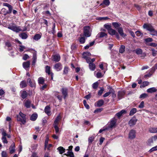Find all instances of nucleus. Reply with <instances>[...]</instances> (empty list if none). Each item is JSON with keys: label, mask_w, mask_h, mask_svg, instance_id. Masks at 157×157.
Returning <instances> with one entry per match:
<instances>
[{"label": "nucleus", "mask_w": 157, "mask_h": 157, "mask_svg": "<svg viewBox=\"0 0 157 157\" xmlns=\"http://www.w3.org/2000/svg\"><path fill=\"white\" fill-rule=\"evenodd\" d=\"M17 119L18 121L21 122L24 124L26 121V115L20 112L19 114L17 115Z\"/></svg>", "instance_id": "1"}, {"label": "nucleus", "mask_w": 157, "mask_h": 157, "mask_svg": "<svg viewBox=\"0 0 157 157\" xmlns=\"http://www.w3.org/2000/svg\"><path fill=\"white\" fill-rule=\"evenodd\" d=\"M8 28L17 33H18L20 31H24L26 30V29H22L20 26H17L14 24H13L12 25H10Z\"/></svg>", "instance_id": "2"}, {"label": "nucleus", "mask_w": 157, "mask_h": 157, "mask_svg": "<svg viewBox=\"0 0 157 157\" xmlns=\"http://www.w3.org/2000/svg\"><path fill=\"white\" fill-rule=\"evenodd\" d=\"M90 28L89 26H86L84 28V35L86 37H90L91 35L90 31Z\"/></svg>", "instance_id": "3"}, {"label": "nucleus", "mask_w": 157, "mask_h": 157, "mask_svg": "<svg viewBox=\"0 0 157 157\" xmlns=\"http://www.w3.org/2000/svg\"><path fill=\"white\" fill-rule=\"evenodd\" d=\"M116 120L115 118H113V119L110 121L109 126L107 127V128H112L113 127H114L116 124Z\"/></svg>", "instance_id": "4"}, {"label": "nucleus", "mask_w": 157, "mask_h": 157, "mask_svg": "<svg viewBox=\"0 0 157 157\" xmlns=\"http://www.w3.org/2000/svg\"><path fill=\"white\" fill-rule=\"evenodd\" d=\"M137 121V119L135 117H133L129 121L128 124L130 126L134 125L136 124Z\"/></svg>", "instance_id": "5"}, {"label": "nucleus", "mask_w": 157, "mask_h": 157, "mask_svg": "<svg viewBox=\"0 0 157 157\" xmlns=\"http://www.w3.org/2000/svg\"><path fill=\"white\" fill-rule=\"evenodd\" d=\"M136 131L134 130H131L129 134L128 137L130 139H133L135 137Z\"/></svg>", "instance_id": "6"}, {"label": "nucleus", "mask_w": 157, "mask_h": 157, "mask_svg": "<svg viewBox=\"0 0 157 157\" xmlns=\"http://www.w3.org/2000/svg\"><path fill=\"white\" fill-rule=\"evenodd\" d=\"M54 67L57 71H59L62 69V66L60 63H59L56 64Z\"/></svg>", "instance_id": "7"}, {"label": "nucleus", "mask_w": 157, "mask_h": 157, "mask_svg": "<svg viewBox=\"0 0 157 157\" xmlns=\"http://www.w3.org/2000/svg\"><path fill=\"white\" fill-rule=\"evenodd\" d=\"M157 139V136L155 135L150 138L147 141V144L150 145L153 142V141H155Z\"/></svg>", "instance_id": "8"}, {"label": "nucleus", "mask_w": 157, "mask_h": 157, "mask_svg": "<svg viewBox=\"0 0 157 157\" xmlns=\"http://www.w3.org/2000/svg\"><path fill=\"white\" fill-rule=\"evenodd\" d=\"M61 91L64 96V99H65L67 95V89L66 88H63L61 89Z\"/></svg>", "instance_id": "9"}, {"label": "nucleus", "mask_w": 157, "mask_h": 157, "mask_svg": "<svg viewBox=\"0 0 157 157\" xmlns=\"http://www.w3.org/2000/svg\"><path fill=\"white\" fill-rule=\"evenodd\" d=\"M125 94V92L124 91H118L117 96L119 100H120L122 98Z\"/></svg>", "instance_id": "10"}, {"label": "nucleus", "mask_w": 157, "mask_h": 157, "mask_svg": "<svg viewBox=\"0 0 157 157\" xmlns=\"http://www.w3.org/2000/svg\"><path fill=\"white\" fill-rule=\"evenodd\" d=\"M33 61L32 62V65L34 66L35 65L36 62V52H35L33 53Z\"/></svg>", "instance_id": "11"}, {"label": "nucleus", "mask_w": 157, "mask_h": 157, "mask_svg": "<svg viewBox=\"0 0 157 157\" xmlns=\"http://www.w3.org/2000/svg\"><path fill=\"white\" fill-rule=\"evenodd\" d=\"M117 30L118 33L121 36L123 37H125L126 35L124 33L123 29L121 27L119 28Z\"/></svg>", "instance_id": "12"}, {"label": "nucleus", "mask_w": 157, "mask_h": 157, "mask_svg": "<svg viewBox=\"0 0 157 157\" xmlns=\"http://www.w3.org/2000/svg\"><path fill=\"white\" fill-rule=\"evenodd\" d=\"M27 82L29 83V85L31 87H35V82L34 81H32L30 78H29L27 79Z\"/></svg>", "instance_id": "13"}, {"label": "nucleus", "mask_w": 157, "mask_h": 157, "mask_svg": "<svg viewBox=\"0 0 157 157\" xmlns=\"http://www.w3.org/2000/svg\"><path fill=\"white\" fill-rule=\"evenodd\" d=\"M107 35L106 33L103 32L99 33L96 36L97 38L103 37Z\"/></svg>", "instance_id": "14"}, {"label": "nucleus", "mask_w": 157, "mask_h": 157, "mask_svg": "<svg viewBox=\"0 0 157 157\" xmlns=\"http://www.w3.org/2000/svg\"><path fill=\"white\" fill-rule=\"evenodd\" d=\"M30 62L29 61L24 62L23 63V67L25 69L29 67Z\"/></svg>", "instance_id": "15"}, {"label": "nucleus", "mask_w": 157, "mask_h": 157, "mask_svg": "<svg viewBox=\"0 0 157 157\" xmlns=\"http://www.w3.org/2000/svg\"><path fill=\"white\" fill-rule=\"evenodd\" d=\"M10 154L13 153L15 151V144L14 143L12 144L11 145L10 148Z\"/></svg>", "instance_id": "16"}, {"label": "nucleus", "mask_w": 157, "mask_h": 157, "mask_svg": "<svg viewBox=\"0 0 157 157\" xmlns=\"http://www.w3.org/2000/svg\"><path fill=\"white\" fill-rule=\"evenodd\" d=\"M157 90V89L154 87H151L147 89V92L150 93L155 92Z\"/></svg>", "instance_id": "17"}, {"label": "nucleus", "mask_w": 157, "mask_h": 157, "mask_svg": "<svg viewBox=\"0 0 157 157\" xmlns=\"http://www.w3.org/2000/svg\"><path fill=\"white\" fill-rule=\"evenodd\" d=\"M60 56L58 55H56L53 56V60L55 62H58L60 60Z\"/></svg>", "instance_id": "18"}, {"label": "nucleus", "mask_w": 157, "mask_h": 157, "mask_svg": "<svg viewBox=\"0 0 157 157\" xmlns=\"http://www.w3.org/2000/svg\"><path fill=\"white\" fill-rule=\"evenodd\" d=\"M126 113V111H125V110L123 109L120 112L117 113L116 114V115L118 117H119L121 116H122L123 114Z\"/></svg>", "instance_id": "19"}, {"label": "nucleus", "mask_w": 157, "mask_h": 157, "mask_svg": "<svg viewBox=\"0 0 157 157\" xmlns=\"http://www.w3.org/2000/svg\"><path fill=\"white\" fill-rule=\"evenodd\" d=\"M44 79L43 77H39L38 79V82L39 84L43 85L44 84Z\"/></svg>", "instance_id": "20"}, {"label": "nucleus", "mask_w": 157, "mask_h": 157, "mask_svg": "<svg viewBox=\"0 0 157 157\" xmlns=\"http://www.w3.org/2000/svg\"><path fill=\"white\" fill-rule=\"evenodd\" d=\"M110 3V2L109 0H105L103 1V2L101 3L100 5V6H104L105 5L106 6H109Z\"/></svg>", "instance_id": "21"}, {"label": "nucleus", "mask_w": 157, "mask_h": 157, "mask_svg": "<svg viewBox=\"0 0 157 157\" xmlns=\"http://www.w3.org/2000/svg\"><path fill=\"white\" fill-rule=\"evenodd\" d=\"M90 55L91 54L89 52H83L82 54V58L86 59L88 58Z\"/></svg>", "instance_id": "22"}, {"label": "nucleus", "mask_w": 157, "mask_h": 157, "mask_svg": "<svg viewBox=\"0 0 157 157\" xmlns=\"http://www.w3.org/2000/svg\"><path fill=\"white\" fill-rule=\"evenodd\" d=\"M44 111L45 113L47 114L48 115H49L51 114L50 108L49 106H47L45 107L44 109Z\"/></svg>", "instance_id": "23"}, {"label": "nucleus", "mask_w": 157, "mask_h": 157, "mask_svg": "<svg viewBox=\"0 0 157 157\" xmlns=\"http://www.w3.org/2000/svg\"><path fill=\"white\" fill-rule=\"evenodd\" d=\"M115 29H117L120 27L121 24L117 22H113L112 23Z\"/></svg>", "instance_id": "24"}, {"label": "nucleus", "mask_w": 157, "mask_h": 157, "mask_svg": "<svg viewBox=\"0 0 157 157\" xmlns=\"http://www.w3.org/2000/svg\"><path fill=\"white\" fill-rule=\"evenodd\" d=\"M61 119V117L59 115H58L54 121V125H58V122Z\"/></svg>", "instance_id": "25"}, {"label": "nucleus", "mask_w": 157, "mask_h": 157, "mask_svg": "<svg viewBox=\"0 0 157 157\" xmlns=\"http://www.w3.org/2000/svg\"><path fill=\"white\" fill-rule=\"evenodd\" d=\"M104 103V101L103 100H100L98 101L96 103L97 106L98 107H101L103 105Z\"/></svg>", "instance_id": "26"}, {"label": "nucleus", "mask_w": 157, "mask_h": 157, "mask_svg": "<svg viewBox=\"0 0 157 157\" xmlns=\"http://www.w3.org/2000/svg\"><path fill=\"white\" fill-rule=\"evenodd\" d=\"M19 36L23 39H25L28 37L27 35L25 33H22L19 34Z\"/></svg>", "instance_id": "27"}, {"label": "nucleus", "mask_w": 157, "mask_h": 157, "mask_svg": "<svg viewBox=\"0 0 157 157\" xmlns=\"http://www.w3.org/2000/svg\"><path fill=\"white\" fill-rule=\"evenodd\" d=\"M38 116L37 114L36 113L33 114L30 117V119L32 121H35L37 119Z\"/></svg>", "instance_id": "28"}, {"label": "nucleus", "mask_w": 157, "mask_h": 157, "mask_svg": "<svg viewBox=\"0 0 157 157\" xmlns=\"http://www.w3.org/2000/svg\"><path fill=\"white\" fill-rule=\"evenodd\" d=\"M20 85L21 88H24L27 86V84L26 81L23 80L21 82Z\"/></svg>", "instance_id": "29"}, {"label": "nucleus", "mask_w": 157, "mask_h": 157, "mask_svg": "<svg viewBox=\"0 0 157 157\" xmlns=\"http://www.w3.org/2000/svg\"><path fill=\"white\" fill-rule=\"evenodd\" d=\"M108 32L110 35L112 36L115 35L117 33L115 30L112 28L108 31Z\"/></svg>", "instance_id": "30"}, {"label": "nucleus", "mask_w": 157, "mask_h": 157, "mask_svg": "<svg viewBox=\"0 0 157 157\" xmlns=\"http://www.w3.org/2000/svg\"><path fill=\"white\" fill-rule=\"evenodd\" d=\"M41 35L40 34H36L34 35L33 37V39L36 40H38L41 38Z\"/></svg>", "instance_id": "31"}, {"label": "nucleus", "mask_w": 157, "mask_h": 157, "mask_svg": "<svg viewBox=\"0 0 157 157\" xmlns=\"http://www.w3.org/2000/svg\"><path fill=\"white\" fill-rule=\"evenodd\" d=\"M89 67L90 69L92 71L94 70L95 68V65L94 64L92 63H90L89 64Z\"/></svg>", "instance_id": "32"}, {"label": "nucleus", "mask_w": 157, "mask_h": 157, "mask_svg": "<svg viewBox=\"0 0 157 157\" xmlns=\"http://www.w3.org/2000/svg\"><path fill=\"white\" fill-rule=\"evenodd\" d=\"M45 71L48 75H50L52 72H51L50 67L48 66H46L45 67Z\"/></svg>", "instance_id": "33"}, {"label": "nucleus", "mask_w": 157, "mask_h": 157, "mask_svg": "<svg viewBox=\"0 0 157 157\" xmlns=\"http://www.w3.org/2000/svg\"><path fill=\"white\" fill-rule=\"evenodd\" d=\"M149 131L151 133H155L157 132V128H150L149 129Z\"/></svg>", "instance_id": "34"}, {"label": "nucleus", "mask_w": 157, "mask_h": 157, "mask_svg": "<svg viewBox=\"0 0 157 157\" xmlns=\"http://www.w3.org/2000/svg\"><path fill=\"white\" fill-rule=\"evenodd\" d=\"M65 155L67 156H69L70 157H74V155L72 151H68L67 153L65 154Z\"/></svg>", "instance_id": "35"}, {"label": "nucleus", "mask_w": 157, "mask_h": 157, "mask_svg": "<svg viewBox=\"0 0 157 157\" xmlns=\"http://www.w3.org/2000/svg\"><path fill=\"white\" fill-rule=\"evenodd\" d=\"M125 46L124 45H121L120 48L119 52L121 53H123L125 51Z\"/></svg>", "instance_id": "36"}, {"label": "nucleus", "mask_w": 157, "mask_h": 157, "mask_svg": "<svg viewBox=\"0 0 157 157\" xmlns=\"http://www.w3.org/2000/svg\"><path fill=\"white\" fill-rule=\"evenodd\" d=\"M57 149L60 154H62L65 152V149L63 147H59L57 148Z\"/></svg>", "instance_id": "37"}, {"label": "nucleus", "mask_w": 157, "mask_h": 157, "mask_svg": "<svg viewBox=\"0 0 157 157\" xmlns=\"http://www.w3.org/2000/svg\"><path fill=\"white\" fill-rule=\"evenodd\" d=\"M137 110L136 108H133L130 111L129 115L132 116L134 115L136 112Z\"/></svg>", "instance_id": "38"}, {"label": "nucleus", "mask_w": 157, "mask_h": 157, "mask_svg": "<svg viewBox=\"0 0 157 157\" xmlns=\"http://www.w3.org/2000/svg\"><path fill=\"white\" fill-rule=\"evenodd\" d=\"M27 94L26 91H24L21 93V97L23 98H25L27 96Z\"/></svg>", "instance_id": "39"}, {"label": "nucleus", "mask_w": 157, "mask_h": 157, "mask_svg": "<svg viewBox=\"0 0 157 157\" xmlns=\"http://www.w3.org/2000/svg\"><path fill=\"white\" fill-rule=\"evenodd\" d=\"M31 102L30 101L27 100L24 103L25 106L27 108H28L30 107Z\"/></svg>", "instance_id": "40"}, {"label": "nucleus", "mask_w": 157, "mask_h": 157, "mask_svg": "<svg viewBox=\"0 0 157 157\" xmlns=\"http://www.w3.org/2000/svg\"><path fill=\"white\" fill-rule=\"evenodd\" d=\"M149 82L147 81H144L140 85L141 87H144L145 86L148 85Z\"/></svg>", "instance_id": "41"}, {"label": "nucleus", "mask_w": 157, "mask_h": 157, "mask_svg": "<svg viewBox=\"0 0 157 157\" xmlns=\"http://www.w3.org/2000/svg\"><path fill=\"white\" fill-rule=\"evenodd\" d=\"M104 26L105 28L108 31L111 29V26L110 25L108 24H105Z\"/></svg>", "instance_id": "42"}, {"label": "nucleus", "mask_w": 157, "mask_h": 157, "mask_svg": "<svg viewBox=\"0 0 157 157\" xmlns=\"http://www.w3.org/2000/svg\"><path fill=\"white\" fill-rule=\"evenodd\" d=\"M69 70V68L67 67H65L63 71V74H67L68 73V71Z\"/></svg>", "instance_id": "43"}, {"label": "nucleus", "mask_w": 157, "mask_h": 157, "mask_svg": "<svg viewBox=\"0 0 157 157\" xmlns=\"http://www.w3.org/2000/svg\"><path fill=\"white\" fill-rule=\"evenodd\" d=\"M2 134V137H6L7 136V133L6 131L4 129H1Z\"/></svg>", "instance_id": "44"}, {"label": "nucleus", "mask_w": 157, "mask_h": 157, "mask_svg": "<svg viewBox=\"0 0 157 157\" xmlns=\"http://www.w3.org/2000/svg\"><path fill=\"white\" fill-rule=\"evenodd\" d=\"M157 150V145L156 146L151 149L149 151V152L151 153L153 151Z\"/></svg>", "instance_id": "45"}, {"label": "nucleus", "mask_w": 157, "mask_h": 157, "mask_svg": "<svg viewBox=\"0 0 157 157\" xmlns=\"http://www.w3.org/2000/svg\"><path fill=\"white\" fill-rule=\"evenodd\" d=\"M98 82H96L93 84L92 87L94 89H96L98 86Z\"/></svg>", "instance_id": "46"}, {"label": "nucleus", "mask_w": 157, "mask_h": 157, "mask_svg": "<svg viewBox=\"0 0 157 157\" xmlns=\"http://www.w3.org/2000/svg\"><path fill=\"white\" fill-rule=\"evenodd\" d=\"M8 8L9 10L6 13L7 14L11 13L12 12V10H13V7L11 5H10V6H9L8 7Z\"/></svg>", "instance_id": "47"}, {"label": "nucleus", "mask_w": 157, "mask_h": 157, "mask_svg": "<svg viewBox=\"0 0 157 157\" xmlns=\"http://www.w3.org/2000/svg\"><path fill=\"white\" fill-rule=\"evenodd\" d=\"M152 53L153 56H155L157 55V51L154 49H151Z\"/></svg>", "instance_id": "48"}, {"label": "nucleus", "mask_w": 157, "mask_h": 157, "mask_svg": "<svg viewBox=\"0 0 157 157\" xmlns=\"http://www.w3.org/2000/svg\"><path fill=\"white\" fill-rule=\"evenodd\" d=\"M136 35L138 36L142 37L143 35V33L140 31H137L136 32Z\"/></svg>", "instance_id": "49"}, {"label": "nucleus", "mask_w": 157, "mask_h": 157, "mask_svg": "<svg viewBox=\"0 0 157 157\" xmlns=\"http://www.w3.org/2000/svg\"><path fill=\"white\" fill-rule=\"evenodd\" d=\"M136 53L138 55L141 54L142 52V50L140 48H138L135 50Z\"/></svg>", "instance_id": "50"}, {"label": "nucleus", "mask_w": 157, "mask_h": 157, "mask_svg": "<svg viewBox=\"0 0 157 157\" xmlns=\"http://www.w3.org/2000/svg\"><path fill=\"white\" fill-rule=\"evenodd\" d=\"M148 96V94L146 93L142 94L140 95V98H144Z\"/></svg>", "instance_id": "51"}, {"label": "nucleus", "mask_w": 157, "mask_h": 157, "mask_svg": "<svg viewBox=\"0 0 157 157\" xmlns=\"http://www.w3.org/2000/svg\"><path fill=\"white\" fill-rule=\"evenodd\" d=\"M83 102V104H84V106H85V107H86V108L87 109H89L90 108V106H89V105L87 104L86 101V100H84Z\"/></svg>", "instance_id": "52"}, {"label": "nucleus", "mask_w": 157, "mask_h": 157, "mask_svg": "<svg viewBox=\"0 0 157 157\" xmlns=\"http://www.w3.org/2000/svg\"><path fill=\"white\" fill-rule=\"evenodd\" d=\"M85 41V39L83 37H81L79 39V42L81 44H83Z\"/></svg>", "instance_id": "53"}, {"label": "nucleus", "mask_w": 157, "mask_h": 157, "mask_svg": "<svg viewBox=\"0 0 157 157\" xmlns=\"http://www.w3.org/2000/svg\"><path fill=\"white\" fill-rule=\"evenodd\" d=\"M151 34L153 36H157V31L154 29L151 32Z\"/></svg>", "instance_id": "54"}, {"label": "nucleus", "mask_w": 157, "mask_h": 157, "mask_svg": "<svg viewBox=\"0 0 157 157\" xmlns=\"http://www.w3.org/2000/svg\"><path fill=\"white\" fill-rule=\"evenodd\" d=\"M49 140V138L48 137L46 138L45 142V149L47 147V145H48V142Z\"/></svg>", "instance_id": "55"}, {"label": "nucleus", "mask_w": 157, "mask_h": 157, "mask_svg": "<svg viewBox=\"0 0 157 157\" xmlns=\"http://www.w3.org/2000/svg\"><path fill=\"white\" fill-rule=\"evenodd\" d=\"M104 89L103 88H101V89L99 91L98 93V95L99 96L101 95L102 94L104 91Z\"/></svg>", "instance_id": "56"}, {"label": "nucleus", "mask_w": 157, "mask_h": 157, "mask_svg": "<svg viewBox=\"0 0 157 157\" xmlns=\"http://www.w3.org/2000/svg\"><path fill=\"white\" fill-rule=\"evenodd\" d=\"M94 137L91 136L89 137L88 138V142L89 144H91L94 140Z\"/></svg>", "instance_id": "57"}, {"label": "nucleus", "mask_w": 157, "mask_h": 157, "mask_svg": "<svg viewBox=\"0 0 157 157\" xmlns=\"http://www.w3.org/2000/svg\"><path fill=\"white\" fill-rule=\"evenodd\" d=\"M54 126L56 133H58L59 132V128L58 126V125H54Z\"/></svg>", "instance_id": "58"}, {"label": "nucleus", "mask_w": 157, "mask_h": 157, "mask_svg": "<svg viewBox=\"0 0 157 157\" xmlns=\"http://www.w3.org/2000/svg\"><path fill=\"white\" fill-rule=\"evenodd\" d=\"M19 47V51L21 52L23 51L24 49L25 48V47L24 46L20 45Z\"/></svg>", "instance_id": "59"}, {"label": "nucleus", "mask_w": 157, "mask_h": 157, "mask_svg": "<svg viewBox=\"0 0 157 157\" xmlns=\"http://www.w3.org/2000/svg\"><path fill=\"white\" fill-rule=\"evenodd\" d=\"M109 129V128H107V127H104L103 129H101L99 131V133H101L102 132L105 131L107 129Z\"/></svg>", "instance_id": "60"}, {"label": "nucleus", "mask_w": 157, "mask_h": 157, "mask_svg": "<svg viewBox=\"0 0 157 157\" xmlns=\"http://www.w3.org/2000/svg\"><path fill=\"white\" fill-rule=\"evenodd\" d=\"M29 57V56L27 54H25L24 55L22 58L23 60H26L27 59H28Z\"/></svg>", "instance_id": "61"}, {"label": "nucleus", "mask_w": 157, "mask_h": 157, "mask_svg": "<svg viewBox=\"0 0 157 157\" xmlns=\"http://www.w3.org/2000/svg\"><path fill=\"white\" fill-rule=\"evenodd\" d=\"M145 41L146 42H150L153 41V39L151 38H148L145 39Z\"/></svg>", "instance_id": "62"}, {"label": "nucleus", "mask_w": 157, "mask_h": 157, "mask_svg": "<svg viewBox=\"0 0 157 157\" xmlns=\"http://www.w3.org/2000/svg\"><path fill=\"white\" fill-rule=\"evenodd\" d=\"M2 140L4 144H7L8 143V141L6 140V137H2Z\"/></svg>", "instance_id": "63"}, {"label": "nucleus", "mask_w": 157, "mask_h": 157, "mask_svg": "<svg viewBox=\"0 0 157 157\" xmlns=\"http://www.w3.org/2000/svg\"><path fill=\"white\" fill-rule=\"evenodd\" d=\"M2 157H6L7 154L6 152L5 151H2Z\"/></svg>", "instance_id": "64"}]
</instances>
